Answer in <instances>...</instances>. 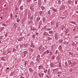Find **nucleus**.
<instances>
[{"label": "nucleus", "instance_id": "nucleus-35", "mask_svg": "<svg viewBox=\"0 0 78 78\" xmlns=\"http://www.w3.org/2000/svg\"><path fill=\"white\" fill-rule=\"evenodd\" d=\"M61 47H62L61 46V45H60L58 48V50H60L61 49Z\"/></svg>", "mask_w": 78, "mask_h": 78}, {"label": "nucleus", "instance_id": "nucleus-36", "mask_svg": "<svg viewBox=\"0 0 78 78\" xmlns=\"http://www.w3.org/2000/svg\"><path fill=\"white\" fill-rule=\"evenodd\" d=\"M53 55V52H50V56H51Z\"/></svg>", "mask_w": 78, "mask_h": 78}, {"label": "nucleus", "instance_id": "nucleus-5", "mask_svg": "<svg viewBox=\"0 0 78 78\" xmlns=\"http://www.w3.org/2000/svg\"><path fill=\"white\" fill-rule=\"evenodd\" d=\"M38 49L40 51H42V52H43V51H44V49H43L42 50L41 47H39L38 48Z\"/></svg>", "mask_w": 78, "mask_h": 78}, {"label": "nucleus", "instance_id": "nucleus-22", "mask_svg": "<svg viewBox=\"0 0 78 78\" xmlns=\"http://www.w3.org/2000/svg\"><path fill=\"white\" fill-rule=\"evenodd\" d=\"M29 50L30 51H31V52H33V49L31 48H30Z\"/></svg>", "mask_w": 78, "mask_h": 78}, {"label": "nucleus", "instance_id": "nucleus-24", "mask_svg": "<svg viewBox=\"0 0 78 78\" xmlns=\"http://www.w3.org/2000/svg\"><path fill=\"white\" fill-rule=\"evenodd\" d=\"M75 63L73 62V65L71 66V67H73V66H75Z\"/></svg>", "mask_w": 78, "mask_h": 78}, {"label": "nucleus", "instance_id": "nucleus-10", "mask_svg": "<svg viewBox=\"0 0 78 78\" xmlns=\"http://www.w3.org/2000/svg\"><path fill=\"white\" fill-rule=\"evenodd\" d=\"M59 41L61 43H62L63 42V39H59Z\"/></svg>", "mask_w": 78, "mask_h": 78}, {"label": "nucleus", "instance_id": "nucleus-45", "mask_svg": "<svg viewBox=\"0 0 78 78\" xmlns=\"http://www.w3.org/2000/svg\"><path fill=\"white\" fill-rule=\"evenodd\" d=\"M58 50H56L55 52V54H56V55H57V54H58Z\"/></svg>", "mask_w": 78, "mask_h": 78}, {"label": "nucleus", "instance_id": "nucleus-15", "mask_svg": "<svg viewBox=\"0 0 78 78\" xmlns=\"http://www.w3.org/2000/svg\"><path fill=\"white\" fill-rule=\"evenodd\" d=\"M41 9L43 11V10H44L45 9V7H44V6H42L41 7Z\"/></svg>", "mask_w": 78, "mask_h": 78}, {"label": "nucleus", "instance_id": "nucleus-48", "mask_svg": "<svg viewBox=\"0 0 78 78\" xmlns=\"http://www.w3.org/2000/svg\"><path fill=\"white\" fill-rule=\"evenodd\" d=\"M46 51V52L47 53H48V54L49 53H50V52L48 50Z\"/></svg>", "mask_w": 78, "mask_h": 78}, {"label": "nucleus", "instance_id": "nucleus-7", "mask_svg": "<svg viewBox=\"0 0 78 78\" xmlns=\"http://www.w3.org/2000/svg\"><path fill=\"white\" fill-rule=\"evenodd\" d=\"M30 47H33V48H34L35 47V45L33 44V43H31V44H30Z\"/></svg>", "mask_w": 78, "mask_h": 78}, {"label": "nucleus", "instance_id": "nucleus-31", "mask_svg": "<svg viewBox=\"0 0 78 78\" xmlns=\"http://www.w3.org/2000/svg\"><path fill=\"white\" fill-rule=\"evenodd\" d=\"M72 45L73 46H74V45H76V44H75V43L73 42L72 43Z\"/></svg>", "mask_w": 78, "mask_h": 78}, {"label": "nucleus", "instance_id": "nucleus-6", "mask_svg": "<svg viewBox=\"0 0 78 78\" xmlns=\"http://www.w3.org/2000/svg\"><path fill=\"white\" fill-rule=\"evenodd\" d=\"M43 35H44V36H49V34L47 33L46 32H44L43 33Z\"/></svg>", "mask_w": 78, "mask_h": 78}, {"label": "nucleus", "instance_id": "nucleus-32", "mask_svg": "<svg viewBox=\"0 0 78 78\" xmlns=\"http://www.w3.org/2000/svg\"><path fill=\"white\" fill-rule=\"evenodd\" d=\"M13 75H14L13 73H11L10 75V76H13Z\"/></svg>", "mask_w": 78, "mask_h": 78}, {"label": "nucleus", "instance_id": "nucleus-14", "mask_svg": "<svg viewBox=\"0 0 78 78\" xmlns=\"http://www.w3.org/2000/svg\"><path fill=\"white\" fill-rule=\"evenodd\" d=\"M29 70L30 71V72H33V69H32V68H30L29 69Z\"/></svg>", "mask_w": 78, "mask_h": 78}, {"label": "nucleus", "instance_id": "nucleus-2", "mask_svg": "<svg viewBox=\"0 0 78 78\" xmlns=\"http://www.w3.org/2000/svg\"><path fill=\"white\" fill-rule=\"evenodd\" d=\"M41 2V0H38V4L39 7H40L41 6V5L42 4Z\"/></svg>", "mask_w": 78, "mask_h": 78}, {"label": "nucleus", "instance_id": "nucleus-12", "mask_svg": "<svg viewBox=\"0 0 78 78\" xmlns=\"http://www.w3.org/2000/svg\"><path fill=\"white\" fill-rule=\"evenodd\" d=\"M43 13V12L42 11H40L39 12V14H40V16H41L42 14Z\"/></svg>", "mask_w": 78, "mask_h": 78}, {"label": "nucleus", "instance_id": "nucleus-64", "mask_svg": "<svg viewBox=\"0 0 78 78\" xmlns=\"http://www.w3.org/2000/svg\"><path fill=\"white\" fill-rule=\"evenodd\" d=\"M20 78H24V77L21 76L20 77Z\"/></svg>", "mask_w": 78, "mask_h": 78}, {"label": "nucleus", "instance_id": "nucleus-59", "mask_svg": "<svg viewBox=\"0 0 78 78\" xmlns=\"http://www.w3.org/2000/svg\"><path fill=\"white\" fill-rule=\"evenodd\" d=\"M30 19H31V20H33V16H32L31 17Z\"/></svg>", "mask_w": 78, "mask_h": 78}, {"label": "nucleus", "instance_id": "nucleus-30", "mask_svg": "<svg viewBox=\"0 0 78 78\" xmlns=\"http://www.w3.org/2000/svg\"><path fill=\"white\" fill-rule=\"evenodd\" d=\"M44 30H47L49 31V30H51V29H50H50L45 28V29H44Z\"/></svg>", "mask_w": 78, "mask_h": 78}, {"label": "nucleus", "instance_id": "nucleus-53", "mask_svg": "<svg viewBox=\"0 0 78 78\" xmlns=\"http://www.w3.org/2000/svg\"><path fill=\"white\" fill-rule=\"evenodd\" d=\"M59 67H61V63H59Z\"/></svg>", "mask_w": 78, "mask_h": 78}, {"label": "nucleus", "instance_id": "nucleus-4", "mask_svg": "<svg viewBox=\"0 0 78 78\" xmlns=\"http://www.w3.org/2000/svg\"><path fill=\"white\" fill-rule=\"evenodd\" d=\"M23 53L24 55V57H25L26 56V54L28 53V52L27 51H24L23 52Z\"/></svg>", "mask_w": 78, "mask_h": 78}, {"label": "nucleus", "instance_id": "nucleus-58", "mask_svg": "<svg viewBox=\"0 0 78 78\" xmlns=\"http://www.w3.org/2000/svg\"><path fill=\"white\" fill-rule=\"evenodd\" d=\"M58 74H59L60 73H62V72L60 71V72H58Z\"/></svg>", "mask_w": 78, "mask_h": 78}, {"label": "nucleus", "instance_id": "nucleus-52", "mask_svg": "<svg viewBox=\"0 0 78 78\" xmlns=\"http://www.w3.org/2000/svg\"><path fill=\"white\" fill-rule=\"evenodd\" d=\"M52 22H51V25H53V23H54V22H55V21H53V23H52Z\"/></svg>", "mask_w": 78, "mask_h": 78}, {"label": "nucleus", "instance_id": "nucleus-49", "mask_svg": "<svg viewBox=\"0 0 78 78\" xmlns=\"http://www.w3.org/2000/svg\"><path fill=\"white\" fill-rule=\"evenodd\" d=\"M19 21H20V20L19 19H18V20H16V22H19Z\"/></svg>", "mask_w": 78, "mask_h": 78}, {"label": "nucleus", "instance_id": "nucleus-23", "mask_svg": "<svg viewBox=\"0 0 78 78\" xmlns=\"http://www.w3.org/2000/svg\"><path fill=\"white\" fill-rule=\"evenodd\" d=\"M48 75H50L51 74L50 71H48Z\"/></svg>", "mask_w": 78, "mask_h": 78}, {"label": "nucleus", "instance_id": "nucleus-39", "mask_svg": "<svg viewBox=\"0 0 78 78\" xmlns=\"http://www.w3.org/2000/svg\"><path fill=\"white\" fill-rule=\"evenodd\" d=\"M33 23V21L32 20H30L29 22V23Z\"/></svg>", "mask_w": 78, "mask_h": 78}, {"label": "nucleus", "instance_id": "nucleus-55", "mask_svg": "<svg viewBox=\"0 0 78 78\" xmlns=\"http://www.w3.org/2000/svg\"><path fill=\"white\" fill-rule=\"evenodd\" d=\"M51 39V37H48V40L49 41H50V40Z\"/></svg>", "mask_w": 78, "mask_h": 78}, {"label": "nucleus", "instance_id": "nucleus-47", "mask_svg": "<svg viewBox=\"0 0 78 78\" xmlns=\"http://www.w3.org/2000/svg\"><path fill=\"white\" fill-rule=\"evenodd\" d=\"M77 2H78V1H75V4H76V5H77Z\"/></svg>", "mask_w": 78, "mask_h": 78}, {"label": "nucleus", "instance_id": "nucleus-33", "mask_svg": "<svg viewBox=\"0 0 78 78\" xmlns=\"http://www.w3.org/2000/svg\"><path fill=\"white\" fill-rule=\"evenodd\" d=\"M65 44H69V42L65 41Z\"/></svg>", "mask_w": 78, "mask_h": 78}, {"label": "nucleus", "instance_id": "nucleus-61", "mask_svg": "<svg viewBox=\"0 0 78 78\" xmlns=\"http://www.w3.org/2000/svg\"><path fill=\"white\" fill-rule=\"evenodd\" d=\"M33 5H31L30 6V9H31V8H33Z\"/></svg>", "mask_w": 78, "mask_h": 78}, {"label": "nucleus", "instance_id": "nucleus-19", "mask_svg": "<svg viewBox=\"0 0 78 78\" xmlns=\"http://www.w3.org/2000/svg\"><path fill=\"white\" fill-rule=\"evenodd\" d=\"M68 63L70 65L72 64V62H71V61L70 60H68Z\"/></svg>", "mask_w": 78, "mask_h": 78}, {"label": "nucleus", "instance_id": "nucleus-50", "mask_svg": "<svg viewBox=\"0 0 78 78\" xmlns=\"http://www.w3.org/2000/svg\"><path fill=\"white\" fill-rule=\"evenodd\" d=\"M40 19H41V17H38V21L40 20Z\"/></svg>", "mask_w": 78, "mask_h": 78}, {"label": "nucleus", "instance_id": "nucleus-29", "mask_svg": "<svg viewBox=\"0 0 78 78\" xmlns=\"http://www.w3.org/2000/svg\"><path fill=\"white\" fill-rule=\"evenodd\" d=\"M30 10H31V11L33 12L34 11V8H31L30 9Z\"/></svg>", "mask_w": 78, "mask_h": 78}, {"label": "nucleus", "instance_id": "nucleus-34", "mask_svg": "<svg viewBox=\"0 0 78 78\" xmlns=\"http://www.w3.org/2000/svg\"><path fill=\"white\" fill-rule=\"evenodd\" d=\"M27 44H24V46H25V48H26V47H28V46H27Z\"/></svg>", "mask_w": 78, "mask_h": 78}, {"label": "nucleus", "instance_id": "nucleus-11", "mask_svg": "<svg viewBox=\"0 0 78 78\" xmlns=\"http://www.w3.org/2000/svg\"><path fill=\"white\" fill-rule=\"evenodd\" d=\"M55 39H56V40H57V39H58V36H57V35H55Z\"/></svg>", "mask_w": 78, "mask_h": 78}, {"label": "nucleus", "instance_id": "nucleus-43", "mask_svg": "<svg viewBox=\"0 0 78 78\" xmlns=\"http://www.w3.org/2000/svg\"><path fill=\"white\" fill-rule=\"evenodd\" d=\"M72 1H71L70 0H69L68 1V3H72Z\"/></svg>", "mask_w": 78, "mask_h": 78}, {"label": "nucleus", "instance_id": "nucleus-27", "mask_svg": "<svg viewBox=\"0 0 78 78\" xmlns=\"http://www.w3.org/2000/svg\"><path fill=\"white\" fill-rule=\"evenodd\" d=\"M68 31H69V30L68 29H66V31H65V33H66V34H67V33H68Z\"/></svg>", "mask_w": 78, "mask_h": 78}, {"label": "nucleus", "instance_id": "nucleus-25", "mask_svg": "<svg viewBox=\"0 0 78 78\" xmlns=\"http://www.w3.org/2000/svg\"><path fill=\"white\" fill-rule=\"evenodd\" d=\"M65 65L66 66H67V67H68V66H67L68 64L67 63V62H65Z\"/></svg>", "mask_w": 78, "mask_h": 78}, {"label": "nucleus", "instance_id": "nucleus-62", "mask_svg": "<svg viewBox=\"0 0 78 78\" xmlns=\"http://www.w3.org/2000/svg\"><path fill=\"white\" fill-rule=\"evenodd\" d=\"M35 30H37V29H32V31H35Z\"/></svg>", "mask_w": 78, "mask_h": 78}, {"label": "nucleus", "instance_id": "nucleus-41", "mask_svg": "<svg viewBox=\"0 0 78 78\" xmlns=\"http://www.w3.org/2000/svg\"><path fill=\"white\" fill-rule=\"evenodd\" d=\"M48 13L49 14V15H50V14H51V12H50V11H48Z\"/></svg>", "mask_w": 78, "mask_h": 78}, {"label": "nucleus", "instance_id": "nucleus-38", "mask_svg": "<svg viewBox=\"0 0 78 78\" xmlns=\"http://www.w3.org/2000/svg\"><path fill=\"white\" fill-rule=\"evenodd\" d=\"M16 51V49H15V48H14L13 49V52H14L15 51Z\"/></svg>", "mask_w": 78, "mask_h": 78}, {"label": "nucleus", "instance_id": "nucleus-54", "mask_svg": "<svg viewBox=\"0 0 78 78\" xmlns=\"http://www.w3.org/2000/svg\"><path fill=\"white\" fill-rule=\"evenodd\" d=\"M4 28H5V27H2V28H1V29L2 30H4Z\"/></svg>", "mask_w": 78, "mask_h": 78}, {"label": "nucleus", "instance_id": "nucleus-8", "mask_svg": "<svg viewBox=\"0 0 78 78\" xmlns=\"http://www.w3.org/2000/svg\"><path fill=\"white\" fill-rule=\"evenodd\" d=\"M12 28L13 29L14 28H17V26H16V23H15L13 26L12 27Z\"/></svg>", "mask_w": 78, "mask_h": 78}, {"label": "nucleus", "instance_id": "nucleus-18", "mask_svg": "<svg viewBox=\"0 0 78 78\" xmlns=\"http://www.w3.org/2000/svg\"><path fill=\"white\" fill-rule=\"evenodd\" d=\"M43 19V23H45V17H44Z\"/></svg>", "mask_w": 78, "mask_h": 78}, {"label": "nucleus", "instance_id": "nucleus-26", "mask_svg": "<svg viewBox=\"0 0 78 78\" xmlns=\"http://www.w3.org/2000/svg\"><path fill=\"white\" fill-rule=\"evenodd\" d=\"M66 17H67V16H66L65 17H61L60 19H65V18H66Z\"/></svg>", "mask_w": 78, "mask_h": 78}, {"label": "nucleus", "instance_id": "nucleus-44", "mask_svg": "<svg viewBox=\"0 0 78 78\" xmlns=\"http://www.w3.org/2000/svg\"><path fill=\"white\" fill-rule=\"evenodd\" d=\"M52 10L53 11H54V12H56V10L55 9H54Z\"/></svg>", "mask_w": 78, "mask_h": 78}, {"label": "nucleus", "instance_id": "nucleus-40", "mask_svg": "<svg viewBox=\"0 0 78 78\" xmlns=\"http://www.w3.org/2000/svg\"><path fill=\"white\" fill-rule=\"evenodd\" d=\"M10 17H11V18L12 19V13L10 14Z\"/></svg>", "mask_w": 78, "mask_h": 78}, {"label": "nucleus", "instance_id": "nucleus-56", "mask_svg": "<svg viewBox=\"0 0 78 78\" xmlns=\"http://www.w3.org/2000/svg\"><path fill=\"white\" fill-rule=\"evenodd\" d=\"M2 26H4L5 27H6V24H2Z\"/></svg>", "mask_w": 78, "mask_h": 78}, {"label": "nucleus", "instance_id": "nucleus-63", "mask_svg": "<svg viewBox=\"0 0 78 78\" xmlns=\"http://www.w3.org/2000/svg\"><path fill=\"white\" fill-rule=\"evenodd\" d=\"M46 53H47V51H46L43 54L44 55H45V54H46Z\"/></svg>", "mask_w": 78, "mask_h": 78}, {"label": "nucleus", "instance_id": "nucleus-46", "mask_svg": "<svg viewBox=\"0 0 78 78\" xmlns=\"http://www.w3.org/2000/svg\"><path fill=\"white\" fill-rule=\"evenodd\" d=\"M31 2V0H27V2Z\"/></svg>", "mask_w": 78, "mask_h": 78}, {"label": "nucleus", "instance_id": "nucleus-57", "mask_svg": "<svg viewBox=\"0 0 78 78\" xmlns=\"http://www.w3.org/2000/svg\"><path fill=\"white\" fill-rule=\"evenodd\" d=\"M2 38H3V36H0V39H2Z\"/></svg>", "mask_w": 78, "mask_h": 78}, {"label": "nucleus", "instance_id": "nucleus-51", "mask_svg": "<svg viewBox=\"0 0 78 78\" xmlns=\"http://www.w3.org/2000/svg\"><path fill=\"white\" fill-rule=\"evenodd\" d=\"M73 70V69H70V70H69V72H72Z\"/></svg>", "mask_w": 78, "mask_h": 78}, {"label": "nucleus", "instance_id": "nucleus-60", "mask_svg": "<svg viewBox=\"0 0 78 78\" xmlns=\"http://www.w3.org/2000/svg\"><path fill=\"white\" fill-rule=\"evenodd\" d=\"M38 75L39 76H40V77H41V76H42V75L41 74H39Z\"/></svg>", "mask_w": 78, "mask_h": 78}, {"label": "nucleus", "instance_id": "nucleus-9", "mask_svg": "<svg viewBox=\"0 0 78 78\" xmlns=\"http://www.w3.org/2000/svg\"><path fill=\"white\" fill-rule=\"evenodd\" d=\"M56 2L60 5V4H61V1L60 0H58V1H56Z\"/></svg>", "mask_w": 78, "mask_h": 78}, {"label": "nucleus", "instance_id": "nucleus-13", "mask_svg": "<svg viewBox=\"0 0 78 78\" xmlns=\"http://www.w3.org/2000/svg\"><path fill=\"white\" fill-rule=\"evenodd\" d=\"M42 68V66H39L38 69L39 70H41Z\"/></svg>", "mask_w": 78, "mask_h": 78}, {"label": "nucleus", "instance_id": "nucleus-37", "mask_svg": "<svg viewBox=\"0 0 78 78\" xmlns=\"http://www.w3.org/2000/svg\"><path fill=\"white\" fill-rule=\"evenodd\" d=\"M44 73H46L47 72V69H46V70H44Z\"/></svg>", "mask_w": 78, "mask_h": 78}, {"label": "nucleus", "instance_id": "nucleus-17", "mask_svg": "<svg viewBox=\"0 0 78 78\" xmlns=\"http://www.w3.org/2000/svg\"><path fill=\"white\" fill-rule=\"evenodd\" d=\"M34 62H31L30 63V65H31V66H33L34 65Z\"/></svg>", "mask_w": 78, "mask_h": 78}, {"label": "nucleus", "instance_id": "nucleus-28", "mask_svg": "<svg viewBox=\"0 0 78 78\" xmlns=\"http://www.w3.org/2000/svg\"><path fill=\"white\" fill-rule=\"evenodd\" d=\"M20 10H21V11H23V8H22V6H21L20 7Z\"/></svg>", "mask_w": 78, "mask_h": 78}, {"label": "nucleus", "instance_id": "nucleus-3", "mask_svg": "<svg viewBox=\"0 0 78 78\" xmlns=\"http://www.w3.org/2000/svg\"><path fill=\"white\" fill-rule=\"evenodd\" d=\"M24 38V37H20L18 39V41H22V39Z\"/></svg>", "mask_w": 78, "mask_h": 78}, {"label": "nucleus", "instance_id": "nucleus-42", "mask_svg": "<svg viewBox=\"0 0 78 78\" xmlns=\"http://www.w3.org/2000/svg\"><path fill=\"white\" fill-rule=\"evenodd\" d=\"M49 34H52V31H49L48 32Z\"/></svg>", "mask_w": 78, "mask_h": 78}, {"label": "nucleus", "instance_id": "nucleus-21", "mask_svg": "<svg viewBox=\"0 0 78 78\" xmlns=\"http://www.w3.org/2000/svg\"><path fill=\"white\" fill-rule=\"evenodd\" d=\"M0 59H1V60L2 61H5V60L4 59V58H3V57L1 58Z\"/></svg>", "mask_w": 78, "mask_h": 78}, {"label": "nucleus", "instance_id": "nucleus-20", "mask_svg": "<svg viewBox=\"0 0 78 78\" xmlns=\"http://www.w3.org/2000/svg\"><path fill=\"white\" fill-rule=\"evenodd\" d=\"M58 25H59V23H56V26L55 27V28H56L58 27Z\"/></svg>", "mask_w": 78, "mask_h": 78}, {"label": "nucleus", "instance_id": "nucleus-1", "mask_svg": "<svg viewBox=\"0 0 78 78\" xmlns=\"http://www.w3.org/2000/svg\"><path fill=\"white\" fill-rule=\"evenodd\" d=\"M36 61L38 63H39L41 62V60H40V55H38L37 56Z\"/></svg>", "mask_w": 78, "mask_h": 78}, {"label": "nucleus", "instance_id": "nucleus-16", "mask_svg": "<svg viewBox=\"0 0 78 78\" xmlns=\"http://www.w3.org/2000/svg\"><path fill=\"white\" fill-rule=\"evenodd\" d=\"M55 57H56L55 56H52V59H53V60H54V59H55Z\"/></svg>", "mask_w": 78, "mask_h": 78}]
</instances>
